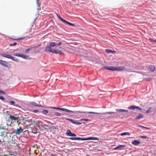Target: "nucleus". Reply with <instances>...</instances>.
I'll return each mask as SVG.
<instances>
[{"label":"nucleus","mask_w":156,"mask_h":156,"mask_svg":"<svg viewBox=\"0 0 156 156\" xmlns=\"http://www.w3.org/2000/svg\"><path fill=\"white\" fill-rule=\"evenodd\" d=\"M4 142H8V146L13 149H16V147L19 146L10 133L4 132H2L0 137V144Z\"/></svg>","instance_id":"1"},{"label":"nucleus","mask_w":156,"mask_h":156,"mask_svg":"<svg viewBox=\"0 0 156 156\" xmlns=\"http://www.w3.org/2000/svg\"><path fill=\"white\" fill-rule=\"evenodd\" d=\"M62 44V43L61 42L58 43H56L55 42H51L50 43L49 45L46 47L45 51V52H49L53 53L54 51V49H52L51 47H55L56 48L58 46H60Z\"/></svg>","instance_id":"2"},{"label":"nucleus","mask_w":156,"mask_h":156,"mask_svg":"<svg viewBox=\"0 0 156 156\" xmlns=\"http://www.w3.org/2000/svg\"><path fill=\"white\" fill-rule=\"evenodd\" d=\"M69 139L73 140H98V139L96 137H90L87 138H82L79 137H70L69 138Z\"/></svg>","instance_id":"3"},{"label":"nucleus","mask_w":156,"mask_h":156,"mask_svg":"<svg viewBox=\"0 0 156 156\" xmlns=\"http://www.w3.org/2000/svg\"><path fill=\"white\" fill-rule=\"evenodd\" d=\"M52 108L54 109H56L57 110H62V111L67 112H70L71 113H74V111H71L69 110H68L66 108H60L59 107H53Z\"/></svg>","instance_id":"4"},{"label":"nucleus","mask_w":156,"mask_h":156,"mask_svg":"<svg viewBox=\"0 0 156 156\" xmlns=\"http://www.w3.org/2000/svg\"><path fill=\"white\" fill-rule=\"evenodd\" d=\"M129 109L134 110L135 109L137 110H141V108L138 106L135 105H132L129 107L128 108Z\"/></svg>","instance_id":"5"},{"label":"nucleus","mask_w":156,"mask_h":156,"mask_svg":"<svg viewBox=\"0 0 156 156\" xmlns=\"http://www.w3.org/2000/svg\"><path fill=\"white\" fill-rule=\"evenodd\" d=\"M31 128V132L34 133H36L39 131V129L36 128V127H27V129Z\"/></svg>","instance_id":"6"},{"label":"nucleus","mask_w":156,"mask_h":156,"mask_svg":"<svg viewBox=\"0 0 156 156\" xmlns=\"http://www.w3.org/2000/svg\"><path fill=\"white\" fill-rule=\"evenodd\" d=\"M14 56H17L18 57H21L23 58L27 59L28 57V56L25 55L24 54H15L14 55Z\"/></svg>","instance_id":"7"},{"label":"nucleus","mask_w":156,"mask_h":156,"mask_svg":"<svg viewBox=\"0 0 156 156\" xmlns=\"http://www.w3.org/2000/svg\"><path fill=\"white\" fill-rule=\"evenodd\" d=\"M66 120H69V121L71 122L72 123H73L74 124H76V125H80V124H81V122H78V121H74V120H73V119H71L66 118Z\"/></svg>","instance_id":"8"},{"label":"nucleus","mask_w":156,"mask_h":156,"mask_svg":"<svg viewBox=\"0 0 156 156\" xmlns=\"http://www.w3.org/2000/svg\"><path fill=\"white\" fill-rule=\"evenodd\" d=\"M0 64L4 67H8V63H7V62L5 61L0 60Z\"/></svg>","instance_id":"9"},{"label":"nucleus","mask_w":156,"mask_h":156,"mask_svg":"<svg viewBox=\"0 0 156 156\" xmlns=\"http://www.w3.org/2000/svg\"><path fill=\"white\" fill-rule=\"evenodd\" d=\"M104 68L105 69H107L110 70H115V67L114 66H105L104 67Z\"/></svg>","instance_id":"10"},{"label":"nucleus","mask_w":156,"mask_h":156,"mask_svg":"<svg viewBox=\"0 0 156 156\" xmlns=\"http://www.w3.org/2000/svg\"><path fill=\"white\" fill-rule=\"evenodd\" d=\"M1 55L4 57L10 59L12 56L7 53H3L1 54Z\"/></svg>","instance_id":"11"},{"label":"nucleus","mask_w":156,"mask_h":156,"mask_svg":"<svg viewBox=\"0 0 156 156\" xmlns=\"http://www.w3.org/2000/svg\"><path fill=\"white\" fill-rule=\"evenodd\" d=\"M53 53H55L56 54H58L60 55L63 54V52L62 51L59 50L54 49V51H53Z\"/></svg>","instance_id":"12"},{"label":"nucleus","mask_w":156,"mask_h":156,"mask_svg":"<svg viewBox=\"0 0 156 156\" xmlns=\"http://www.w3.org/2000/svg\"><path fill=\"white\" fill-rule=\"evenodd\" d=\"M9 118L11 119L12 120L16 121L19 119V117H16L14 116L11 115H9Z\"/></svg>","instance_id":"13"},{"label":"nucleus","mask_w":156,"mask_h":156,"mask_svg":"<svg viewBox=\"0 0 156 156\" xmlns=\"http://www.w3.org/2000/svg\"><path fill=\"white\" fill-rule=\"evenodd\" d=\"M124 69L125 67L124 66L115 67V70L121 71L123 70Z\"/></svg>","instance_id":"14"},{"label":"nucleus","mask_w":156,"mask_h":156,"mask_svg":"<svg viewBox=\"0 0 156 156\" xmlns=\"http://www.w3.org/2000/svg\"><path fill=\"white\" fill-rule=\"evenodd\" d=\"M140 141H138L136 140H134L131 143L132 144L136 146L138 144H139L140 143Z\"/></svg>","instance_id":"15"},{"label":"nucleus","mask_w":156,"mask_h":156,"mask_svg":"<svg viewBox=\"0 0 156 156\" xmlns=\"http://www.w3.org/2000/svg\"><path fill=\"white\" fill-rule=\"evenodd\" d=\"M21 127H20L19 129L16 130L15 133L16 134L19 135L21 133L23 132V130L21 129Z\"/></svg>","instance_id":"16"},{"label":"nucleus","mask_w":156,"mask_h":156,"mask_svg":"<svg viewBox=\"0 0 156 156\" xmlns=\"http://www.w3.org/2000/svg\"><path fill=\"white\" fill-rule=\"evenodd\" d=\"M30 104L32 106H37L39 107H42L43 106L42 105L40 104L38 105L37 104V103L35 102H31L30 103Z\"/></svg>","instance_id":"17"},{"label":"nucleus","mask_w":156,"mask_h":156,"mask_svg":"<svg viewBox=\"0 0 156 156\" xmlns=\"http://www.w3.org/2000/svg\"><path fill=\"white\" fill-rule=\"evenodd\" d=\"M79 112L80 113H90V114H99V113L97 112H81L79 111Z\"/></svg>","instance_id":"18"},{"label":"nucleus","mask_w":156,"mask_h":156,"mask_svg":"<svg viewBox=\"0 0 156 156\" xmlns=\"http://www.w3.org/2000/svg\"><path fill=\"white\" fill-rule=\"evenodd\" d=\"M149 68L151 72H153L154 70L155 67L154 66H149Z\"/></svg>","instance_id":"19"},{"label":"nucleus","mask_w":156,"mask_h":156,"mask_svg":"<svg viewBox=\"0 0 156 156\" xmlns=\"http://www.w3.org/2000/svg\"><path fill=\"white\" fill-rule=\"evenodd\" d=\"M143 115L140 114H139L137 116H136L135 118L136 120H138L142 118Z\"/></svg>","instance_id":"20"},{"label":"nucleus","mask_w":156,"mask_h":156,"mask_svg":"<svg viewBox=\"0 0 156 156\" xmlns=\"http://www.w3.org/2000/svg\"><path fill=\"white\" fill-rule=\"evenodd\" d=\"M116 111L118 112H127L128 111L127 110H126L125 109H116Z\"/></svg>","instance_id":"21"},{"label":"nucleus","mask_w":156,"mask_h":156,"mask_svg":"<svg viewBox=\"0 0 156 156\" xmlns=\"http://www.w3.org/2000/svg\"><path fill=\"white\" fill-rule=\"evenodd\" d=\"M72 133L71 131L70 130H68L66 133V134L67 135L69 136H71L72 135Z\"/></svg>","instance_id":"22"},{"label":"nucleus","mask_w":156,"mask_h":156,"mask_svg":"<svg viewBox=\"0 0 156 156\" xmlns=\"http://www.w3.org/2000/svg\"><path fill=\"white\" fill-rule=\"evenodd\" d=\"M125 147L124 145H119L117 147H116L115 148V150H116L117 149H120L121 148H124Z\"/></svg>","instance_id":"23"},{"label":"nucleus","mask_w":156,"mask_h":156,"mask_svg":"<svg viewBox=\"0 0 156 156\" xmlns=\"http://www.w3.org/2000/svg\"><path fill=\"white\" fill-rule=\"evenodd\" d=\"M120 135L121 136H124V135H128L129 136L130 135L129 133L128 132H124L120 134Z\"/></svg>","instance_id":"24"},{"label":"nucleus","mask_w":156,"mask_h":156,"mask_svg":"<svg viewBox=\"0 0 156 156\" xmlns=\"http://www.w3.org/2000/svg\"><path fill=\"white\" fill-rule=\"evenodd\" d=\"M56 14L58 18L62 22H64L65 21V20L62 18L61 16H59L57 13H56Z\"/></svg>","instance_id":"25"},{"label":"nucleus","mask_w":156,"mask_h":156,"mask_svg":"<svg viewBox=\"0 0 156 156\" xmlns=\"http://www.w3.org/2000/svg\"><path fill=\"white\" fill-rule=\"evenodd\" d=\"M63 23H66L67 24H69V25L70 26H74V25L73 23H70L68 22H67V21H66V20H65V22H64Z\"/></svg>","instance_id":"26"},{"label":"nucleus","mask_w":156,"mask_h":156,"mask_svg":"<svg viewBox=\"0 0 156 156\" xmlns=\"http://www.w3.org/2000/svg\"><path fill=\"white\" fill-rule=\"evenodd\" d=\"M10 59H11L12 60L14 61H16V62H18V59L17 58H15L12 56H11Z\"/></svg>","instance_id":"27"},{"label":"nucleus","mask_w":156,"mask_h":156,"mask_svg":"<svg viewBox=\"0 0 156 156\" xmlns=\"http://www.w3.org/2000/svg\"><path fill=\"white\" fill-rule=\"evenodd\" d=\"M25 38V37H23L20 38H18V39H12V38H11V39H13V40H23Z\"/></svg>","instance_id":"28"},{"label":"nucleus","mask_w":156,"mask_h":156,"mask_svg":"<svg viewBox=\"0 0 156 156\" xmlns=\"http://www.w3.org/2000/svg\"><path fill=\"white\" fill-rule=\"evenodd\" d=\"M42 113L45 114V115H46V114H47L48 113V110H45V109H44L43 110V111H42Z\"/></svg>","instance_id":"29"},{"label":"nucleus","mask_w":156,"mask_h":156,"mask_svg":"<svg viewBox=\"0 0 156 156\" xmlns=\"http://www.w3.org/2000/svg\"><path fill=\"white\" fill-rule=\"evenodd\" d=\"M105 51L108 53H112V51L111 50L106 49H105Z\"/></svg>","instance_id":"30"},{"label":"nucleus","mask_w":156,"mask_h":156,"mask_svg":"<svg viewBox=\"0 0 156 156\" xmlns=\"http://www.w3.org/2000/svg\"><path fill=\"white\" fill-rule=\"evenodd\" d=\"M33 48V47H31L27 49H26L25 50V52L26 53L28 52L30 50H31Z\"/></svg>","instance_id":"31"},{"label":"nucleus","mask_w":156,"mask_h":156,"mask_svg":"<svg viewBox=\"0 0 156 156\" xmlns=\"http://www.w3.org/2000/svg\"><path fill=\"white\" fill-rule=\"evenodd\" d=\"M149 39L151 42H156V39L155 40H153L151 38H149Z\"/></svg>","instance_id":"32"},{"label":"nucleus","mask_w":156,"mask_h":156,"mask_svg":"<svg viewBox=\"0 0 156 156\" xmlns=\"http://www.w3.org/2000/svg\"><path fill=\"white\" fill-rule=\"evenodd\" d=\"M16 45H17V43H16V42L14 43L13 44H9V45L10 46H16Z\"/></svg>","instance_id":"33"},{"label":"nucleus","mask_w":156,"mask_h":156,"mask_svg":"<svg viewBox=\"0 0 156 156\" xmlns=\"http://www.w3.org/2000/svg\"><path fill=\"white\" fill-rule=\"evenodd\" d=\"M10 104L12 105H14V104H15V102L14 101H11L10 102Z\"/></svg>","instance_id":"34"},{"label":"nucleus","mask_w":156,"mask_h":156,"mask_svg":"<svg viewBox=\"0 0 156 156\" xmlns=\"http://www.w3.org/2000/svg\"><path fill=\"white\" fill-rule=\"evenodd\" d=\"M0 99L2 101H4L5 100V98L2 95H0Z\"/></svg>","instance_id":"35"},{"label":"nucleus","mask_w":156,"mask_h":156,"mask_svg":"<svg viewBox=\"0 0 156 156\" xmlns=\"http://www.w3.org/2000/svg\"><path fill=\"white\" fill-rule=\"evenodd\" d=\"M114 113H115L114 112H106L105 114H114Z\"/></svg>","instance_id":"36"},{"label":"nucleus","mask_w":156,"mask_h":156,"mask_svg":"<svg viewBox=\"0 0 156 156\" xmlns=\"http://www.w3.org/2000/svg\"><path fill=\"white\" fill-rule=\"evenodd\" d=\"M0 94H5V93L4 91L0 90Z\"/></svg>","instance_id":"37"},{"label":"nucleus","mask_w":156,"mask_h":156,"mask_svg":"<svg viewBox=\"0 0 156 156\" xmlns=\"http://www.w3.org/2000/svg\"><path fill=\"white\" fill-rule=\"evenodd\" d=\"M55 115H56V116H60L61 115V114L58 113V112H56L55 113Z\"/></svg>","instance_id":"38"},{"label":"nucleus","mask_w":156,"mask_h":156,"mask_svg":"<svg viewBox=\"0 0 156 156\" xmlns=\"http://www.w3.org/2000/svg\"><path fill=\"white\" fill-rule=\"evenodd\" d=\"M140 138H145V139L147 138V137L146 136H140Z\"/></svg>","instance_id":"39"},{"label":"nucleus","mask_w":156,"mask_h":156,"mask_svg":"<svg viewBox=\"0 0 156 156\" xmlns=\"http://www.w3.org/2000/svg\"><path fill=\"white\" fill-rule=\"evenodd\" d=\"M38 112L39 110H34L33 111V112L35 113Z\"/></svg>","instance_id":"40"},{"label":"nucleus","mask_w":156,"mask_h":156,"mask_svg":"<svg viewBox=\"0 0 156 156\" xmlns=\"http://www.w3.org/2000/svg\"><path fill=\"white\" fill-rule=\"evenodd\" d=\"M0 129L1 130V129L7 130V129L6 128H4V127H0Z\"/></svg>","instance_id":"41"},{"label":"nucleus","mask_w":156,"mask_h":156,"mask_svg":"<svg viewBox=\"0 0 156 156\" xmlns=\"http://www.w3.org/2000/svg\"><path fill=\"white\" fill-rule=\"evenodd\" d=\"M150 111V108H149V109L146 111V113H148Z\"/></svg>","instance_id":"42"},{"label":"nucleus","mask_w":156,"mask_h":156,"mask_svg":"<svg viewBox=\"0 0 156 156\" xmlns=\"http://www.w3.org/2000/svg\"><path fill=\"white\" fill-rule=\"evenodd\" d=\"M81 120H84L86 121H87L89 120V119H81Z\"/></svg>","instance_id":"43"},{"label":"nucleus","mask_w":156,"mask_h":156,"mask_svg":"<svg viewBox=\"0 0 156 156\" xmlns=\"http://www.w3.org/2000/svg\"><path fill=\"white\" fill-rule=\"evenodd\" d=\"M76 136V134L72 133V135L71 136Z\"/></svg>","instance_id":"44"},{"label":"nucleus","mask_w":156,"mask_h":156,"mask_svg":"<svg viewBox=\"0 0 156 156\" xmlns=\"http://www.w3.org/2000/svg\"><path fill=\"white\" fill-rule=\"evenodd\" d=\"M146 80H148V81H150L151 80V79L150 78H146Z\"/></svg>","instance_id":"45"},{"label":"nucleus","mask_w":156,"mask_h":156,"mask_svg":"<svg viewBox=\"0 0 156 156\" xmlns=\"http://www.w3.org/2000/svg\"><path fill=\"white\" fill-rule=\"evenodd\" d=\"M40 44H39L37 46H36L35 47H33V48H34V49H35L37 47H38L39 46H40Z\"/></svg>","instance_id":"46"},{"label":"nucleus","mask_w":156,"mask_h":156,"mask_svg":"<svg viewBox=\"0 0 156 156\" xmlns=\"http://www.w3.org/2000/svg\"><path fill=\"white\" fill-rule=\"evenodd\" d=\"M38 1H39V0H38V1L37 2V5H38V7H39V5H40L39 4V2H38Z\"/></svg>","instance_id":"47"},{"label":"nucleus","mask_w":156,"mask_h":156,"mask_svg":"<svg viewBox=\"0 0 156 156\" xmlns=\"http://www.w3.org/2000/svg\"><path fill=\"white\" fill-rule=\"evenodd\" d=\"M144 128H145L146 129H149V128L148 127H144Z\"/></svg>","instance_id":"48"},{"label":"nucleus","mask_w":156,"mask_h":156,"mask_svg":"<svg viewBox=\"0 0 156 156\" xmlns=\"http://www.w3.org/2000/svg\"><path fill=\"white\" fill-rule=\"evenodd\" d=\"M54 155L53 154H52L51 156H54Z\"/></svg>","instance_id":"49"},{"label":"nucleus","mask_w":156,"mask_h":156,"mask_svg":"<svg viewBox=\"0 0 156 156\" xmlns=\"http://www.w3.org/2000/svg\"><path fill=\"white\" fill-rule=\"evenodd\" d=\"M139 127H144L143 126H139Z\"/></svg>","instance_id":"50"},{"label":"nucleus","mask_w":156,"mask_h":156,"mask_svg":"<svg viewBox=\"0 0 156 156\" xmlns=\"http://www.w3.org/2000/svg\"><path fill=\"white\" fill-rule=\"evenodd\" d=\"M115 51H113V52H112L113 53H114Z\"/></svg>","instance_id":"51"}]
</instances>
